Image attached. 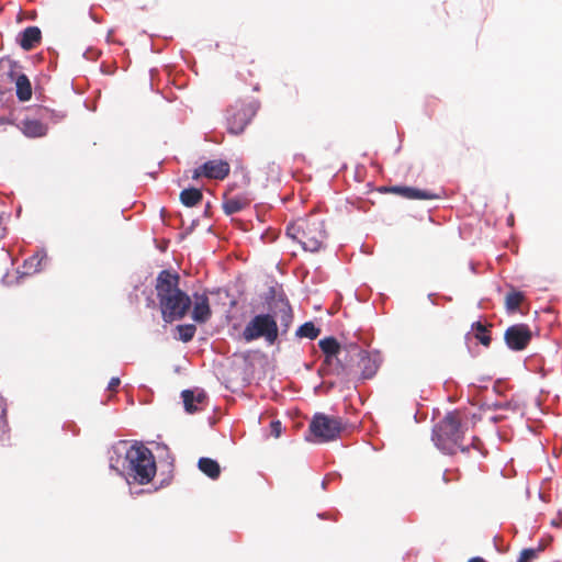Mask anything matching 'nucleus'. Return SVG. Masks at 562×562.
<instances>
[{
    "mask_svg": "<svg viewBox=\"0 0 562 562\" xmlns=\"http://www.w3.org/2000/svg\"><path fill=\"white\" fill-rule=\"evenodd\" d=\"M83 58H86L87 60H97L100 56V53L92 48V47H88L83 54H82Z\"/></svg>",
    "mask_w": 562,
    "mask_h": 562,
    "instance_id": "obj_36",
    "label": "nucleus"
},
{
    "mask_svg": "<svg viewBox=\"0 0 562 562\" xmlns=\"http://www.w3.org/2000/svg\"><path fill=\"white\" fill-rule=\"evenodd\" d=\"M63 429L70 432L72 436H77L80 431L79 427L74 422H66Z\"/></svg>",
    "mask_w": 562,
    "mask_h": 562,
    "instance_id": "obj_37",
    "label": "nucleus"
},
{
    "mask_svg": "<svg viewBox=\"0 0 562 562\" xmlns=\"http://www.w3.org/2000/svg\"><path fill=\"white\" fill-rule=\"evenodd\" d=\"M469 266H470V269L474 272V263H473V261H470Z\"/></svg>",
    "mask_w": 562,
    "mask_h": 562,
    "instance_id": "obj_64",
    "label": "nucleus"
},
{
    "mask_svg": "<svg viewBox=\"0 0 562 562\" xmlns=\"http://www.w3.org/2000/svg\"><path fill=\"white\" fill-rule=\"evenodd\" d=\"M7 278H8V273H4V274L0 278V281H1V282H4V281H7Z\"/></svg>",
    "mask_w": 562,
    "mask_h": 562,
    "instance_id": "obj_61",
    "label": "nucleus"
},
{
    "mask_svg": "<svg viewBox=\"0 0 562 562\" xmlns=\"http://www.w3.org/2000/svg\"><path fill=\"white\" fill-rule=\"evenodd\" d=\"M165 450H166V459H167V462H168L169 472H171L175 459L171 456L170 451L167 449V447H165Z\"/></svg>",
    "mask_w": 562,
    "mask_h": 562,
    "instance_id": "obj_44",
    "label": "nucleus"
},
{
    "mask_svg": "<svg viewBox=\"0 0 562 562\" xmlns=\"http://www.w3.org/2000/svg\"><path fill=\"white\" fill-rule=\"evenodd\" d=\"M366 291H367V283H362L361 286H359L355 290V295L358 301L366 302L368 300L364 294Z\"/></svg>",
    "mask_w": 562,
    "mask_h": 562,
    "instance_id": "obj_38",
    "label": "nucleus"
},
{
    "mask_svg": "<svg viewBox=\"0 0 562 562\" xmlns=\"http://www.w3.org/2000/svg\"><path fill=\"white\" fill-rule=\"evenodd\" d=\"M178 339L182 342H189L193 339L196 327L194 324H180L177 326Z\"/></svg>",
    "mask_w": 562,
    "mask_h": 562,
    "instance_id": "obj_27",
    "label": "nucleus"
},
{
    "mask_svg": "<svg viewBox=\"0 0 562 562\" xmlns=\"http://www.w3.org/2000/svg\"><path fill=\"white\" fill-rule=\"evenodd\" d=\"M532 338V331L527 324L509 326L504 334L506 346L513 351H521L527 348Z\"/></svg>",
    "mask_w": 562,
    "mask_h": 562,
    "instance_id": "obj_9",
    "label": "nucleus"
},
{
    "mask_svg": "<svg viewBox=\"0 0 562 562\" xmlns=\"http://www.w3.org/2000/svg\"><path fill=\"white\" fill-rule=\"evenodd\" d=\"M525 299V294L520 291L512 289L506 295L505 305L508 313H515L519 310L521 302Z\"/></svg>",
    "mask_w": 562,
    "mask_h": 562,
    "instance_id": "obj_24",
    "label": "nucleus"
},
{
    "mask_svg": "<svg viewBox=\"0 0 562 562\" xmlns=\"http://www.w3.org/2000/svg\"><path fill=\"white\" fill-rule=\"evenodd\" d=\"M212 204L210 201H207L205 203V206H204V211H203V216L207 217L209 216V210L211 209Z\"/></svg>",
    "mask_w": 562,
    "mask_h": 562,
    "instance_id": "obj_49",
    "label": "nucleus"
},
{
    "mask_svg": "<svg viewBox=\"0 0 562 562\" xmlns=\"http://www.w3.org/2000/svg\"><path fill=\"white\" fill-rule=\"evenodd\" d=\"M397 136H398V138H400V143H402L403 133H402V132H400V131H397ZM401 149H402V144H400V145L395 148V150H394V155H397V154L401 151Z\"/></svg>",
    "mask_w": 562,
    "mask_h": 562,
    "instance_id": "obj_48",
    "label": "nucleus"
},
{
    "mask_svg": "<svg viewBox=\"0 0 562 562\" xmlns=\"http://www.w3.org/2000/svg\"><path fill=\"white\" fill-rule=\"evenodd\" d=\"M403 184L404 183H397V184H392V186H380V187L375 188V190L379 193H383V194L392 193V194L402 196Z\"/></svg>",
    "mask_w": 562,
    "mask_h": 562,
    "instance_id": "obj_33",
    "label": "nucleus"
},
{
    "mask_svg": "<svg viewBox=\"0 0 562 562\" xmlns=\"http://www.w3.org/2000/svg\"><path fill=\"white\" fill-rule=\"evenodd\" d=\"M198 469L211 480H217L221 475L220 463L209 457H201L198 460Z\"/></svg>",
    "mask_w": 562,
    "mask_h": 562,
    "instance_id": "obj_19",
    "label": "nucleus"
},
{
    "mask_svg": "<svg viewBox=\"0 0 562 562\" xmlns=\"http://www.w3.org/2000/svg\"><path fill=\"white\" fill-rule=\"evenodd\" d=\"M46 259H47V254L44 249L34 252L32 256H30L27 259L24 260L23 271L20 272V270H18L20 276L16 278L15 281H19V279L24 276H31L36 272H40L42 270L43 261Z\"/></svg>",
    "mask_w": 562,
    "mask_h": 562,
    "instance_id": "obj_16",
    "label": "nucleus"
},
{
    "mask_svg": "<svg viewBox=\"0 0 562 562\" xmlns=\"http://www.w3.org/2000/svg\"><path fill=\"white\" fill-rule=\"evenodd\" d=\"M179 201L184 207H194L203 201V191L201 188L189 184L180 191Z\"/></svg>",
    "mask_w": 562,
    "mask_h": 562,
    "instance_id": "obj_17",
    "label": "nucleus"
},
{
    "mask_svg": "<svg viewBox=\"0 0 562 562\" xmlns=\"http://www.w3.org/2000/svg\"><path fill=\"white\" fill-rule=\"evenodd\" d=\"M327 479H328V476H327V477H325V479L322 481V487H323L324 490H325V488H326V486H327Z\"/></svg>",
    "mask_w": 562,
    "mask_h": 562,
    "instance_id": "obj_59",
    "label": "nucleus"
},
{
    "mask_svg": "<svg viewBox=\"0 0 562 562\" xmlns=\"http://www.w3.org/2000/svg\"><path fill=\"white\" fill-rule=\"evenodd\" d=\"M10 60H12V59L10 58V56H3V57H1V58H0V70L2 69V65H3L5 61H8V63L10 64Z\"/></svg>",
    "mask_w": 562,
    "mask_h": 562,
    "instance_id": "obj_50",
    "label": "nucleus"
},
{
    "mask_svg": "<svg viewBox=\"0 0 562 562\" xmlns=\"http://www.w3.org/2000/svg\"><path fill=\"white\" fill-rule=\"evenodd\" d=\"M83 105H85V108H86V109H88V110H90V111H92V112H94V111L97 110V108H95V106H89V104H88V101H87V100H85V101H83Z\"/></svg>",
    "mask_w": 562,
    "mask_h": 562,
    "instance_id": "obj_54",
    "label": "nucleus"
},
{
    "mask_svg": "<svg viewBox=\"0 0 562 562\" xmlns=\"http://www.w3.org/2000/svg\"><path fill=\"white\" fill-rule=\"evenodd\" d=\"M468 562H487V561L481 557H474V558H471Z\"/></svg>",
    "mask_w": 562,
    "mask_h": 562,
    "instance_id": "obj_51",
    "label": "nucleus"
},
{
    "mask_svg": "<svg viewBox=\"0 0 562 562\" xmlns=\"http://www.w3.org/2000/svg\"><path fill=\"white\" fill-rule=\"evenodd\" d=\"M299 244L302 246L303 250L310 252H317L323 247V241L316 237H308L306 233L302 232V239L299 240Z\"/></svg>",
    "mask_w": 562,
    "mask_h": 562,
    "instance_id": "obj_26",
    "label": "nucleus"
},
{
    "mask_svg": "<svg viewBox=\"0 0 562 562\" xmlns=\"http://www.w3.org/2000/svg\"><path fill=\"white\" fill-rule=\"evenodd\" d=\"M259 89H260L259 83H256V85L254 86V88H252V90H254V91H259Z\"/></svg>",
    "mask_w": 562,
    "mask_h": 562,
    "instance_id": "obj_62",
    "label": "nucleus"
},
{
    "mask_svg": "<svg viewBox=\"0 0 562 562\" xmlns=\"http://www.w3.org/2000/svg\"><path fill=\"white\" fill-rule=\"evenodd\" d=\"M89 16H90V19H91L92 21H94L95 23H101V21H102V20H101V16H100L99 14L94 13V11H93V7H91V8L89 9Z\"/></svg>",
    "mask_w": 562,
    "mask_h": 562,
    "instance_id": "obj_45",
    "label": "nucleus"
},
{
    "mask_svg": "<svg viewBox=\"0 0 562 562\" xmlns=\"http://www.w3.org/2000/svg\"><path fill=\"white\" fill-rule=\"evenodd\" d=\"M178 221H179V225L182 226L184 224V220H183V216L182 214L179 212L176 214Z\"/></svg>",
    "mask_w": 562,
    "mask_h": 562,
    "instance_id": "obj_53",
    "label": "nucleus"
},
{
    "mask_svg": "<svg viewBox=\"0 0 562 562\" xmlns=\"http://www.w3.org/2000/svg\"><path fill=\"white\" fill-rule=\"evenodd\" d=\"M344 430L339 418L328 416L324 413H315L308 425V435L305 440L310 442H329L339 437Z\"/></svg>",
    "mask_w": 562,
    "mask_h": 562,
    "instance_id": "obj_5",
    "label": "nucleus"
},
{
    "mask_svg": "<svg viewBox=\"0 0 562 562\" xmlns=\"http://www.w3.org/2000/svg\"><path fill=\"white\" fill-rule=\"evenodd\" d=\"M148 176L151 178H156L158 176V171L148 172Z\"/></svg>",
    "mask_w": 562,
    "mask_h": 562,
    "instance_id": "obj_58",
    "label": "nucleus"
},
{
    "mask_svg": "<svg viewBox=\"0 0 562 562\" xmlns=\"http://www.w3.org/2000/svg\"><path fill=\"white\" fill-rule=\"evenodd\" d=\"M155 284L162 321L171 324L184 318L192 306L189 294L178 286L179 283Z\"/></svg>",
    "mask_w": 562,
    "mask_h": 562,
    "instance_id": "obj_3",
    "label": "nucleus"
},
{
    "mask_svg": "<svg viewBox=\"0 0 562 562\" xmlns=\"http://www.w3.org/2000/svg\"><path fill=\"white\" fill-rule=\"evenodd\" d=\"M1 125H16L14 116L12 114L0 115V126Z\"/></svg>",
    "mask_w": 562,
    "mask_h": 562,
    "instance_id": "obj_41",
    "label": "nucleus"
},
{
    "mask_svg": "<svg viewBox=\"0 0 562 562\" xmlns=\"http://www.w3.org/2000/svg\"><path fill=\"white\" fill-rule=\"evenodd\" d=\"M42 30L37 25H27L15 36V43L25 52H29L42 43Z\"/></svg>",
    "mask_w": 562,
    "mask_h": 562,
    "instance_id": "obj_10",
    "label": "nucleus"
},
{
    "mask_svg": "<svg viewBox=\"0 0 562 562\" xmlns=\"http://www.w3.org/2000/svg\"><path fill=\"white\" fill-rule=\"evenodd\" d=\"M15 81V94L19 102H27L32 98L33 88L30 78L26 74H20L16 76Z\"/></svg>",
    "mask_w": 562,
    "mask_h": 562,
    "instance_id": "obj_18",
    "label": "nucleus"
},
{
    "mask_svg": "<svg viewBox=\"0 0 562 562\" xmlns=\"http://www.w3.org/2000/svg\"><path fill=\"white\" fill-rule=\"evenodd\" d=\"M151 281H181L180 274L171 267L161 269Z\"/></svg>",
    "mask_w": 562,
    "mask_h": 562,
    "instance_id": "obj_28",
    "label": "nucleus"
},
{
    "mask_svg": "<svg viewBox=\"0 0 562 562\" xmlns=\"http://www.w3.org/2000/svg\"><path fill=\"white\" fill-rule=\"evenodd\" d=\"M267 175H268V179L271 177H274V176H279L280 173V167L278 165H276V162H269L268 166H267Z\"/></svg>",
    "mask_w": 562,
    "mask_h": 562,
    "instance_id": "obj_39",
    "label": "nucleus"
},
{
    "mask_svg": "<svg viewBox=\"0 0 562 562\" xmlns=\"http://www.w3.org/2000/svg\"><path fill=\"white\" fill-rule=\"evenodd\" d=\"M166 212H167L166 207H161L160 209V217H164Z\"/></svg>",
    "mask_w": 562,
    "mask_h": 562,
    "instance_id": "obj_60",
    "label": "nucleus"
},
{
    "mask_svg": "<svg viewBox=\"0 0 562 562\" xmlns=\"http://www.w3.org/2000/svg\"><path fill=\"white\" fill-rule=\"evenodd\" d=\"M259 109L260 101L258 99H251L249 102L238 99L228 105L225 111L227 133L234 136L241 135L252 122Z\"/></svg>",
    "mask_w": 562,
    "mask_h": 562,
    "instance_id": "obj_4",
    "label": "nucleus"
},
{
    "mask_svg": "<svg viewBox=\"0 0 562 562\" xmlns=\"http://www.w3.org/2000/svg\"><path fill=\"white\" fill-rule=\"evenodd\" d=\"M205 178L224 180L231 172L229 162L226 159H209L203 164Z\"/></svg>",
    "mask_w": 562,
    "mask_h": 562,
    "instance_id": "obj_13",
    "label": "nucleus"
},
{
    "mask_svg": "<svg viewBox=\"0 0 562 562\" xmlns=\"http://www.w3.org/2000/svg\"><path fill=\"white\" fill-rule=\"evenodd\" d=\"M321 334V328L317 327L313 322H305L295 331V335L300 338H308L311 340L316 339Z\"/></svg>",
    "mask_w": 562,
    "mask_h": 562,
    "instance_id": "obj_23",
    "label": "nucleus"
},
{
    "mask_svg": "<svg viewBox=\"0 0 562 562\" xmlns=\"http://www.w3.org/2000/svg\"><path fill=\"white\" fill-rule=\"evenodd\" d=\"M184 411L189 414L196 413L199 405L204 404L207 400V394L203 389H187L181 392Z\"/></svg>",
    "mask_w": 562,
    "mask_h": 562,
    "instance_id": "obj_12",
    "label": "nucleus"
},
{
    "mask_svg": "<svg viewBox=\"0 0 562 562\" xmlns=\"http://www.w3.org/2000/svg\"><path fill=\"white\" fill-rule=\"evenodd\" d=\"M192 179L193 180H199L200 178L202 177H205V173H204V168H203V165H199L198 167H195L193 170H192Z\"/></svg>",
    "mask_w": 562,
    "mask_h": 562,
    "instance_id": "obj_40",
    "label": "nucleus"
},
{
    "mask_svg": "<svg viewBox=\"0 0 562 562\" xmlns=\"http://www.w3.org/2000/svg\"><path fill=\"white\" fill-rule=\"evenodd\" d=\"M26 109H35L36 115H38L41 119L49 117L55 123H57L66 117L65 112L56 111V110L50 109L45 105H32V106H27Z\"/></svg>",
    "mask_w": 562,
    "mask_h": 562,
    "instance_id": "obj_22",
    "label": "nucleus"
},
{
    "mask_svg": "<svg viewBox=\"0 0 562 562\" xmlns=\"http://www.w3.org/2000/svg\"><path fill=\"white\" fill-rule=\"evenodd\" d=\"M180 55H181V58L182 60L189 66L191 67V60H193V56L190 52H187L184 49H181L180 50Z\"/></svg>",
    "mask_w": 562,
    "mask_h": 562,
    "instance_id": "obj_42",
    "label": "nucleus"
},
{
    "mask_svg": "<svg viewBox=\"0 0 562 562\" xmlns=\"http://www.w3.org/2000/svg\"><path fill=\"white\" fill-rule=\"evenodd\" d=\"M471 329L474 331V337L485 347L491 345V335L487 328L480 322L476 321L472 324Z\"/></svg>",
    "mask_w": 562,
    "mask_h": 562,
    "instance_id": "obj_25",
    "label": "nucleus"
},
{
    "mask_svg": "<svg viewBox=\"0 0 562 562\" xmlns=\"http://www.w3.org/2000/svg\"><path fill=\"white\" fill-rule=\"evenodd\" d=\"M318 347L324 355V363L331 366L336 362L337 374H348L352 370V359L345 353V345L341 346L336 337L327 336L318 341Z\"/></svg>",
    "mask_w": 562,
    "mask_h": 562,
    "instance_id": "obj_7",
    "label": "nucleus"
},
{
    "mask_svg": "<svg viewBox=\"0 0 562 562\" xmlns=\"http://www.w3.org/2000/svg\"><path fill=\"white\" fill-rule=\"evenodd\" d=\"M269 292H270V295H271L272 297H274V295H276V291H274V289H273V288H270V291H269Z\"/></svg>",
    "mask_w": 562,
    "mask_h": 562,
    "instance_id": "obj_63",
    "label": "nucleus"
},
{
    "mask_svg": "<svg viewBox=\"0 0 562 562\" xmlns=\"http://www.w3.org/2000/svg\"><path fill=\"white\" fill-rule=\"evenodd\" d=\"M109 468L124 477L133 479L138 484L149 483L156 474V462L153 452L142 442L130 445L120 440L108 451Z\"/></svg>",
    "mask_w": 562,
    "mask_h": 562,
    "instance_id": "obj_1",
    "label": "nucleus"
},
{
    "mask_svg": "<svg viewBox=\"0 0 562 562\" xmlns=\"http://www.w3.org/2000/svg\"><path fill=\"white\" fill-rule=\"evenodd\" d=\"M345 353L349 356V359H352V368L357 366L360 369L362 379L368 380L375 375L379 369L378 355L371 356L357 342L346 344Z\"/></svg>",
    "mask_w": 562,
    "mask_h": 562,
    "instance_id": "obj_8",
    "label": "nucleus"
},
{
    "mask_svg": "<svg viewBox=\"0 0 562 562\" xmlns=\"http://www.w3.org/2000/svg\"><path fill=\"white\" fill-rule=\"evenodd\" d=\"M121 383V380L119 376H113L109 383H108V386H106V390L108 391H114Z\"/></svg>",
    "mask_w": 562,
    "mask_h": 562,
    "instance_id": "obj_43",
    "label": "nucleus"
},
{
    "mask_svg": "<svg viewBox=\"0 0 562 562\" xmlns=\"http://www.w3.org/2000/svg\"><path fill=\"white\" fill-rule=\"evenodd\" d=\"M282 430H283V426L280 420L274 419L270 423V434L273 437L279 438L282 434Z\"/></svg>",
    "mask_w": 562,
    "mask_h": 562,
    "instance_id": "obj_35",
    "label": "nucleus"
},
{
    "mask_svg": "<svg viewBox=\"0 0 562 562\" xmlns=\"http://www.w3.org/2000/svg\"><path fill=\"white\" fill-rule=\"evenodd\" d=\"M294 160H305V156L303 154H295Z\"/></svg>",
    "mask_w": 562,
    "mask_h": 562,
    "instance_id": "obj_55",
    "label": "nucleus"
},
{
    "mask_svg": "<svg viewBox=\"0 0 562 562\" xmlns=\"http://www.w3.org/2000/svg\"><path fill=\"white\" fill-rule=\"evenodd\" d=\"M278 302L281 303L280 322H281V325L284 326V331H285L293 318L292 308H291V305L284 294H280L278 296Z\"/></svg>",
    "mask_w": 562,
    "mask_h": 562,
    "instance_id": "obj_21",
    "label": "nucleus"
},
{
    "mask_svg": "<svg viewBox=\"0 0 562 562\" xmlns=\"http://www.w3.org/2000/svg\"><path fill=\"white\" fill-rule=\"evenodd\" d=\"M302 232L301 231V227L295 225V223L291 222L286 225L285 227V236L290 239H292L293 241H297L300 239H302V236L300 237V235H302Z\"/></svg>",
    "mask_w": 562,
    "mask_h": 562,
    "instance_id": "obj_31",
    "label": "nucleus"
},
{
    "mask_svg": "<svg viewBox=\"0 0 562 562\" xmlns=\"http://www.w3.org/2000/svg\"><path fill=\"white\" fill-rule=\"evenodd\" d=\"M278 334L277 321L270 313L255 315L243 330V337L246 341L249 342L263 337L270 345L276 342Z\"/></svg>",
    "mask_w": 562,
    "mask_h": 562,
    "instance_id": "obj_6",
    "label": "nucleus"
},
{
    "mask_svg": "<svg viewBox=\"0 0 562 562\" xmlns=\"http://www.w3.org/2000/svg\"><path fill=\"white\" fill-rule=\"evenodd\" d=\"M463 437V425L456 411L448 412L440 422L434 425L431 430V441L435 447L447 456H453L457 448H460L462 452H469L470 446L461 445Z\"/></svg>",
    "mask_w": 562,
    "mask_h": 562,
    "instance_id": "obj_2",
    "label": "nucleus"
},
{
    "mask_svg": "<svg viewBox=\"0 0 562 562\" xmlns=\"http://www.w3.org/2000/svg\"><path fill=\"white\" fill-rule=\"evenodd\" d=\"M199 223H200V220L196 217V218H193L190 223V225L183 229L182 232H180L178 234V243H182L189 235H191L195 228L199 226Z\"/></svg>",
    "mask_w": 562,
    "mask_h": 562,
    "instance_id": "obj_34",
    "label": "nucleus"
},
{
    "mask_svg": "<svg viewBox=\"0 0 562 562\" xmlns=\"http://www.w3.org/2000/svg\"><path fill=\"white\" fill-rule=\"evenodd\" d=\"M194 304L192 307V318L194 322L203 324L211 317L209 299L205 294L194 293Z\"/></svg>",
    "mask_w": 562,
    "mask_h": 562,
    "instance_id": "obj_15",
    "label": "nucleus"
},
{
    "mask_svg": "<svg viewBox=\"0 0 562 562\" xmlns=\"http://www.w3.org/2000/svg\"><path fill=\"white\" fill-rule=\"evenodd\" d=\"M21 69H22V66H21L20 61L14 60V59L10 60L9 69L5 72V76H7V78L9 79L10 82L15 83L16 76H19L20 74H23L21 71Z\"/></svg>",
    "mask_w": 562,
    "mask_h": 562,
    "instance_id": "obj_30",
    "label": "nucleus"
},
{
    "mask_svg": "<svg viewBox=\"0 0 562 562\" xmlns=\"http://www.w3.org/2000/svg\"><path fill=\"white\" fill-rule=\"evenodd\" d=\"M411 201H432L440 199V194L426 188H419L409 184H403L402 196Z\"/></svg>",
    "mask_w": 562,
    "mask_h": 562,
    "instance_id": "obj_14",
    "label": "nucleus"
},
{
    "mask_svg": "<svg viewBox=\"0 0 562 562\" xmlns=\"http://www.w3.org/2000/svg\"><path fill=\"white\" fill-rule=\"evenodd\" d=\"M71 88H72V91L77 94H82L83 91H80L79 89L76 88V86L74 85V82L71 83Z\"/></svg>",
    "mask_w": 562,
    "mask_h": 562,
    "instance_id": "obj_56",
    "label": "nucleus"
},
{
    "mask_svg": "<svg viewBox=\"0 0 562 562\" xmlns=\"http://www.w3.org/2000/svg\"><path fill=\"white\" fill-rule=\"evenodd\" d=\"M543 550V547L541 544L538 546V548H526L520 552V555L517 560V562H531L535 560L538 554Z\"/></svg>",
    "mask_w": 562,
    "mask_h": 562,
    "instance_id": "obj_29",
    "label": "nucleus"
},
{
    "mask_svg": "<svg viewBox=\"0 0 562 562\" xmlns=\"http://www.w3.org/2000/svg\"><path fill=\"white\" fill-rule=\"evenodd\" d=\"M247 206L244 198L240 195H235L229 199H224L222 203V209L225 215L231 216L235 213L243 211Z\"/></svg>",
    "mask_w": 562,
    "mask_h": 562,
    "instance_id": "obj_20",
    "label": "nucleus"
},
{
    "mask_svg": "<svg viewBox=\"0 0 562 562\" xmlns=\"http://www.w3.org/2000/svg\"><path fill=\"white\" fill-rule=\"evenodd\" d=\"M41 55H44V52H42ZM43 58L48 60V68L50 70H55L57 68L58 52L55 48L47 47L46 56H43Z\"/></svg>",
    "mask_w": 562,
    "mask_h": 562,
    "instance_id": "obj_32",
    "label": "nucleus"
},
{
    "mask_svg": "<svg viewBox=\"0 0 562 562\" xmlns=\"http://www.w3.org/2000/svg\"><path fill=\"white\" fill-rule=\"evenodd\" d=\"M100 71L103 74V75H108V76H111L114 74V69H108L104 64H102L100 66Z\"/></svg>",
    "mask_w": 562,
    "mask_h": 562,
    "instance_id": "obj_46",
    "label": "nucleus"
},
{
    "mask_svg": "<svg viewBox=\"0 0 562 562\" xmlns=\"http://www.w3.org/2000/svg\"><path fill=\"white\" fill-rule=\"evenodd\" d=\"M12 92V88H3L1 85H0V100H2V98L7 94V93H11Z\"/></svg>",
    "mask_w": 562,
    "mask_h": 562,
    "instance_id": "obj_47",
    "label": "nucleus"
},
{
    "mask_svg": "<svg viewBox=\"0 0 562 562\" xmlns=\"http://www.w3.org/2000/svg\"><path fill=\"white\" fill-rule=\"evenodd\" d=\"M319 225H321L319 234H321V236L324 238V237H326V236H327V233H326V231H325V228H324V222L322 221V222L319 223Z\"/></svg>",
    "mask_w": 562,
    "mask_h": 562,
    "instance_id": "obj_52",
    "label": "nucleus"
},
{
    "mask_svg": "<svg viewBox=\"0 0 562 562\" xmlns=\"http://www.w3.org/2000/svg\"><path fill=\"white\" fill-rule=\"evenodd\" d=\"M169 483H170V477H168L167 480H162V482L160 483V486L168 485Z\"/></svg>",
    "mask_w": 562,
    "mask_h": 562,
    "instance_id": "obj_57",
    "label": "nucleus"
},
{
    "mask_svg": "<svg viewBox=\"0 0 562 562\" xmlns=\"http://www.w3.org/2000/svg\"><path fill=\"white\" fill-rule=\"evenodd\" d=\"M21 133L30 139L45 137L48 133V126L40 119H32L25 116L19 124H16Z\"/></svg>",
    "mask_w": 562,
    "mask_h": 562,
    "instance_id": "obj_11",
    "label": "nucleus"
}]
</instances>
